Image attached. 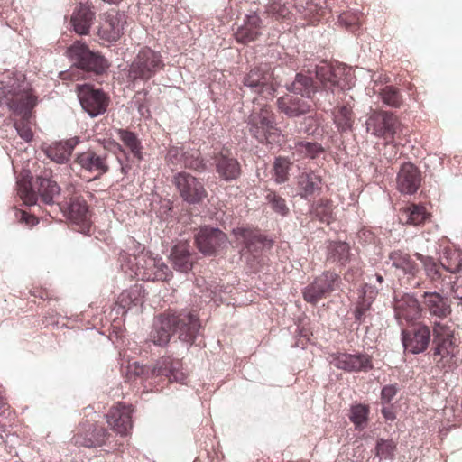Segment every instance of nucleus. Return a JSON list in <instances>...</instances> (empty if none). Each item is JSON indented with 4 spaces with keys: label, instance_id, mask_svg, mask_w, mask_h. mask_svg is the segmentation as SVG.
I'll use <instances>...</instances> for the list:
<instances>
[{
    "label": "nucleus",
    "instance_id": "1",
    "mask_svg": "<svg viewBox=\"0 0 462 462\" xmlns=\"http://www.w3.org/2000/svg\"><path fill=\"white\" fill-rule=\"evenodd\" d=\"M37 99L23 74L8 73L0 80V100L14 114L22 116L14 123V127L19 136L27 143L33 138L29 119Z\"/></svg>",
    "mask_w": 462,
    "mask_h": 462
},
{
    "label": "nucleus",
    "instance_id": "2",
    "mask_svg": "<svg viewBox=\"0 0 462 462\" xmlns=\"http://www.w3.org/2000/svg\"><path fill=\"white\" fill-rule=\"evenodd\" d=\"M200 328L199 319L189 312L168 310L157 317L150 339L158 346L166 345L172 334L178 333L184 342H194Z\"/></svg>",
    "mask_w": 462,
    "mask_h": 462
},
{
    "label": "nucleus",
    "instance_id": "3",
    "mask_svg": "<svg viewBox=\"0 0 462 462\" xmlns=\"http://www.w3.org/2000/svg\"><path fill=\"white\" fill-rule=\"evenodd\" d=\"M291 94L277 99L278 110L289 117H298L310 112L312 96L317 91L313 79L301 73L297 74L295 80L288 88Z\"/></svg>",
    "mask_w": 462,
    "mask_h": 462
},
{
    "label": "nucleus",
    "instance_id": "4",
    "mask_svg": "<svg viewBox=\"0 0 462 462\" xmlns=\"http://www.w3.org/2000/svg\"><path fill=\"white\" fill-rule=\"evenodd\" d=\"M248 132L262 144L280 145L281 130L277 127L275 115L268 105L254 107L246 120Z\"/></svg>",
    "mask_w": 462,
    "mask_h": 462
},
{
    "label": "nucleus",
    "instance_id": "5",
    "mask_svg": "<svg viewBox=\"0 0 462 462\" xmlns=\"http://www.w3.org/2000/svg\"><path fill=\"white\" fill-rule=\"evenodd\" d=\"M414 256L423 264L427 276L433 282L441 283L442 287L439 288V291L442 292L445 291L444 282L447 278L443 272L455 273L462 266V252L456 248H446L440 263L436 262L432 257L424 256L420 253H416Z\"/></svg>",
    "mask_w": 462,
    "mask_h": 462
},
{
    "label": "nucleus",
    "instance_id": "6",
    "mask_svg": "<svg viewBox=\"0 0 462 462\" xmlns=\"http://www.w3.org/2000/svg\"><path fill=\"white\" fill-rule=\"evenodd\" d=\"M367 131L376 137L383 138L387 143L401 144L403 125L399 118L388 111H374L368 118Z\"/></svg>",
    "mask_w": 462,
    "mask_h": 462
},
{
    "label": "nucleus",
    "instance_id": "7",
    "mask_svg": "<svg viewBox=\"0 0 462 462\" xmlns=\"http://www.w3.org/2000/svg\"><path fill=\"white\" fill-rule=\"evenodd\" d=\"M163 67L164 63L160 52L144 47L139 51L132 61L128 71V78L133 81H147L159 70L162 69Z\"/></svg>",
    "mask_w": 462,
    "mask_h": 462
},
{
    "label": "nucleus",
    "instance_id": "8",
    "mask_svg": "<svg viewBox=\"0 0 462 462\" xmlns=\"http://www.w3.org/2000/svg\"><path fill=\"white\" fill-rule=\"evenodd\" d=\"M67 55L79 69L102 74L108 68L106 60L100 54L89 50L81 41L74 42L67 50Z\"/></svg>",
    "mask_w": 462,
    "mask_h": 462
},
{
    "label": "nucleus",
    "instance_id": "9",
    "mask_svg": "<svg viewBox=\"0 0 462 462\" xmlns=\"http://www.w3.org/2000/svg\"><path fill=\"white\" fill-rule=\"evenodd\" d=\"M37 193L32 189L30 184L19 183L18 195L23 201L29 206L37 203V194L41 201L46 205H51L54 202V197L60 191L58 184L51 180L47 175L38 177L35 182Z\"/></svg>",
    "mask_w": 462,
    "mask_h": 462
},
{
    "label": "nucleus",
    "instance_id": "10",
    "mask_svg": "<svg viewBox=\"0 0 462 462\" xmlns=\"http://www.w3.org/2000/svg\"><path fill=\"white\" fill-rule=\"evenodd\" d=\"M79 171L89 174V180H97L109 171L108 153L88 149L76 155L73 164Z\"/></svg>",
    "mask_w": 462,
    "mask_h": 462
},
{
    "label": "nucleus",
    "instance_id": "11",
    "mask_svg": "<svg viewBox=\"0 0 462 462\" xmlns=\"http://www.w3.org/2000/svg\"><path fill=\"white\" fill-rule=\"evenodd\" d=\"M244 85L265 99L273 98L276 90L273 73L266 65L251 69L244 78Z\"/></svg>",
    "mask_w": 462,
    "mask_h": 462
},
{
    "label": "nucleus",
    "instance_id": "12",
    "mask_svg": "<svg viewBox=\"0 0 462 462\" xmlns=\"http://www.w3.org/2000/svg\"><path fill=\"white\" fill-rule=\"evenodd\" d=\"M339 282L340 276L337 273L325 271L304 289L303 298L309 303L317 304L334 291Z\"/></svg>",
    "mask_w": 462,
    "mask_h": 462
},
{
    "label": "nucleus",
    "instance_id": "13",
    "mask_svg": "<svg viewBox=\"0 0 462 462\" xmlns=\"http://www.w3.org/2000/svg\"><path fill=\"white\" fill-rule=\"evenodd\" d=\"M329 362L337 369L348 373L368 372L373 369V358L366 353H332L329 355Z\"/></svg>",
    "mask_w": 462,
    "mask_h": 462
},
{
    "label": "nucleus",
    "instance_id": "14",
    "mask_svg": "<svg viewBox=\"0 0 462 462\" xmlns=\"http://www.w3.org/2000/svg\"><path fill=\"white\" fill-rule=\"evenodd\" d=\"M78 97L82 108L92 117L104 114L109 104L107 95L89 85L78 86Z\"/></svg>",
    "mask_w": 462,
    "mask_h": 462
},
{
    "label": "nucleus",
    "instance_id": "15",
    "mask_svg": "<svg viewBox=\"0 0 462 462\" xmlns=\"http://www.w3.org/2000/svg\"><path fill=\"white\" fill-rule=\"evenodd\" d=\"M110 433L108 430L96 423H81L71 439L75 446L85 448L101 447L106 444Z\"/></svg>",
    "mask_w": 462,
    "mask_h": 462
},
{
    "label": "nucleus",
    "instance_id": "16",
    "mask_svg": "<svg viewBox=\"0 0 462 462\" xmlns=\"http://www.w3.org/2000/svg\"><path fill=\"white\" fill-rule=\"evenodd\" d=\"M63 200L59 202L60 208L72 221L85 223L89 218V209L87 201L76 190L74 186L67 188Z\"/></svg>",
    "mask_w": 462,
    "mask_h": 462
},
{
    "label": "nucleus",
    "instance_id": "17",
    "mask_svg": "<svg viewBox=\"0 0 462 462\" xmlns=\"http://www.w3.org/2000/svg\"><path fill=\"white\" fill-rule=\"evenodd\" d=\"M174 183L180 197L190 204L202 201L208 195L204 185L194 176L187 172H180L174 177Z\"/></svg>",
    "mask_w": 462,
    "mask_h": 462
},
{
    "label": "nucleus",
    "instance_id": "18",
    "mask_svg": "<svg viewBox=\"0 0 462 462\" xmlns=\"http://www.w3.org/2000/svg\"><path fill=\"white\" fill-rule=\"evenodd\" d=\"M134 408L123 402L113 405L106 415L111 430L121 436H128L133 429L132 414Z\"/></svg>",
    "mask_w": 462,
    "mask_h": 462
},
{
    "label": "nucleus",
    "instance_id": "19",
    "mask_svg": "<svg viewBox=\"0 0 462 462\" xmlns=\"http://www.w3.org/2000/svg\"><path fill=\"white\" fill-rule=\"evenodd\" d=\"M226 236L218 228L202 227L195 236L198 249L204 254H213L226 244Z\"/></svg>",
    "mask_w": 462,
    "mask_h": 462
},
{
    "label": "nucleus",
    "instance_id": "20",
    "mask_svg": "<svg viewBox=\"0 0 462 462\" xmlns=\"http://www.w3.org/2000/svg\"><path fill=\"white\" fill-rule=\"evenodd\" d=\"M395 318L401 325L412 323L421 317L422 308L419 300L410 294L395 299Z\"/></svg>",
    "mask_w": 462,
    "mask_h": 462
},
{
    "label": "nucleus",
    "instance_id": "21",
    "mask_svg": "<svg viewBox=\"0 0 462 462\" xmlns=\"http://www.w3.org/2000/svg\"><path fill=\"white\" fill-rule=\"evenodd\" d=\"M421 172L411 162H404L396 176V188L402 194H414L421 184Z\"/></svg>",
    "mask_w": 462,
    "mask_h": 462
},
{
    "label": "nucleus",
    "instance_id": "22",
    "mask_svg": "<svg viewBox=\"0 0 462 462\" xmlns=\"http://www.w3.org/2000/svg\"><path fill=\"white\" fill-rule=\"evenodd\" d=\"M123 16L116 10H110L101 15L98 35L108 42H116L123 34Z\"/></svg>",
    "mask_w": 462,
    "mask_h": 462
},
{
    "label": "nucleus",
    "instance_id": "23",
    "mask_svg": "<svg viewBox=\"0 0 462 462\" xmlns=\"http://www.w3.org/2000/svg\"><path fill=\"white\" fill-rule=\"evenodd\" d=\"M402 336L405 350L412 354H420L428 348L430 329L427 325L420 324L412 330H402Z\"/></svg>",
    "mask_w": 462,
    "mask_h": 462
},
{
    "label": "nucleus",
    "instance_id": "24",
    "mask_svg": "<svg viewBox=\"0 0 462 462\" xmlns=\"http://www.w3.org/2000/svg\"><path fill=\"white\" fill-rule=\"evenodd\" d=\"M152 376L165 377L168 382L185 383L186 374L182 371V364L179 359L163 356L159 359L152 371Z\"/></svg>",
    "mask_w": 462,
    "mask_h": 462
},
{
    "label": "nucleus",
    "instance_id": "25",
    "mask_svg": "<svg viewBox=\"0 0 462 462\" xmlns=\"http://www.w3.org/2000/svg\"><path fill=\"white\" fill-rule=\"evenodd\" d=\"M151 253L141 250L137 254H129L127 252H121L119 254V262L122 270L128 273L130 277L141 280L143 277V271H144L150 258Z\"/></svg>",
    "mask_w": 462,
    "mask_h": 462
},
{
    "label": "nucleus",
    "instance_id": "26",
    "mask_svg": "<svg viewBox=\"0 0 462 462\" xmlns=\"http://www.w3.org/2000/svg\"><path fill=\"white\" fill-rule=\"evenodd\" d=\"M214 162L216 171L223 180H236L242 173L241 165L237 159L229 156L227 153H225L224 151H221L214 156Z\"/></svg>",
    "mask_w": 462,
    "mask_h": 462
},
{
    "label": "nucleus",
    "instance_id": "27",
    "mask_svg": "<svg viewBox=\"0 0 462 462\" xmlns=\"http://www.w3.org/2000/svg\"><path fill=\"white\" fill-rule=\"evenodd\" d=\"M262 20L255 14L246 15L244 24L235 33L237 42L246 44L255 41L261 34Z\"/></svg>",
    "mask_w": 462,
    "mask_h": 462
},
{
    "label": "nucleus",
    "instance_id": "28",
    "mask_svg": "<svg viewBox=\"0 0 462 462\" xmlns=\"http://www.w3.org/2000/svg\"><path fill=\"white\" fill-rule=\"evenodd\" d=\"M422 298V304L431 316L444 319L451 313L450 305L439 292L426 291Z\"/></svg>",
    "mask_w": 462,
    "mask_h": 462
},
{
    "label": "nucleus",
    "instance_id": "29",
    "mask_svg": "<svg viewBox=\"0 0 462 462\" xmlns=\"http://www.w3.org/2000/svg\"><path fill=\"white\" fill-rule=\"evenodd\" d=\"M95 18V13L87 5L77 7L70 18V23L76 33L87 35Z\"/></svg>",
    "mask_w": 462,
    "mask_h": 462
},
{
    "label": "nucleus",
    "instance_id": "30",
    "mask_svg": "<svg viewBox=\"0 0 462 462\" xmlns=\"http://www.w3.org/2000/svg\"><path fill=\"white\" fill-rule=\"evenodd\" d=\"M145 270L143 271V281H166L171 276V271L162 258L154 257L152 254L147 260Z\"/></svg>",
    "mask_w": 462,
    "mask_h": 462
},
{
    "label": "nucleus",
    "instance_id": "31",
    "mask_svg": "<svg viewBox=\"0 0 462 462\" xmlns=\"http://www.w3.org/2000/svg\"><path fill=\"white\" fill-rule=\"evenodd\" d=\"M321 178L313 171L302 172L297 178V188L300 198L309 199L321 190Z\"/></svg>",
    "mask_w": 462,
    "mask_h": 462
},
{
    "label": "nucleus",
    "instance_id": "32",
    "mask_svg": "<svg viewBox=\"0 0 462 462\" xmlns=\"http://www.w3.org/2000/svg\"><path fill=\"white\" fill-rule=\"evenodd\" d=\"M433 359L437 366L449 368L455 363V346L452 340L434 342Z\"/></svg>",
    "mask_w": 462,
    "mask_h": 462
},
{
    "label": "nucleus",
    "instance_id": "33",
    "mask_svg": "<svg viewBox=\"0 0 462 462\" xmlns=\"http://www.w3.org/2000/svg\"><path fill=\"white\" fill-rule=\"evenodd\" d=\"M78 143L79 139L77 137L54 143L46 149V154L51 161L57 163H64L69 159Z\"/></svg>",
    "mask_w": 462,
    "mask_h": 462
},
{
    "label": "nucleus",
    "instance_id": "34",
    "mask_svg": "<svg viewBox=\"0 0 462 462\" xmlns=\"http://www.w3.org/2000/svg\"><path fill=\"white\" fill-rule=\"evenodd\" d=\"M173 267L181 272L188 273L192 269L193 263L189 252V245L187 242H180L173 246L171 253Z\"/></svg>",
    "mask_w": 462,
    "mask_h": 462
},
{
    "label": "nucleus",
    "instance_id": "35",
    "mask_svg": "<svg viewBox=\"0 0 462 462\" xmlns=\"http://www.w3.org/2000/svg\"><path fill=\"white\" fill-rule=\"evenodd\" d=\"M233 234L236 241L245 245L250 252H256L263 245V237L254 228L241 226L235 228Z\"/></svg>",
    "mask_w": 462,
    "mask_h": 462
},
{
    "label": "nucleus",
    "instance_id": "36",
    "mask_svg": "<svg viewBox=\"0 0 462 462\" xmlns=\"http://www.w3.org/2000/svg\"><path fill=\"white\" fill-rule=\"evenodd\" d=\"M326 261L330 263L346 265L350 261L349 245L341 241L328 242Z\"/></svg>",
    "mask_w": 462,
    "mask_h": 462
},
{
    "label": "nucleus",
    "instance_id": "37",
    "mask_svg": "<svg viewBox=\"0 0 462 462\" xmlns=\"http://www.w3.org/2000/svg\"><path fill=\"white\" fill-rule=\"evenodd\" d=\"M389 259L393 267L401 269L406 274L415 276L420 271L419 264L403 250H393L389 254Z\"/></svg>",
    "mask_w": 462,
    "mask_h": 462
},
{
    "label": "nucleus",
    "instance_id": "38",
    "mask_svg": "<svg viewBox=\"0 0 462 462\" xmlns=\"http://www.w3.org/2000/svg\"><path fill=\"white\" fill-rule=\"evenodd\" d=\"M144 291L141 285L135 284L130 289L123 291L117 299V304L125 310H129L133 306L143 304Z\"/></svg>",
    "mask_w": 462,
    "mask_h": 462
},
{
    "label": "nucleus",
    "instance_id": "39",
    "mask_svg": "<svg viewBox=\"0 0 462 462\" xmlns=\"http://www.w3.org/2000/svg\"><path fill=\"white\" fill-rule=\"evenodd\" d=\"M316 77L320 81L325 88L334 92L336 87H340L339 79L337 71L333 67L322 61V63L316 68Z\"/></svg>",
    "mask_w": 462,
    "mask_h": 462
},
{
    "label": "nucleus",
    "instance_id": "40",
    "mask_svg": "<svg viewBox=\"0 0 462 462\" xmlns=\"http://www.w3.org/2000/svg\"><path fill=\"white\" fill-rule=\"evenodd\" d=\"M333 120L338 131L346 132L350 130L354 124L352 107L348 105L335 107L333 111Z\"/></svg>",
    "mask_w": 462,
    "mask_h": 462
},
{
    "label": "nucleus",
    "instance_id": "41",
    "mask_svg": "<svg viewBox=\"0 0 462 462\" xmlns=\"http://www.w3.org/2000/svg\"><path fill=\"white\" fill-rule=\"evenodd\" d=\"M427 212L424 207L411 204L401 211V220L406 225L419 226L427 218Z\"/></svg>",
    "mask_w": 462,
    "mask_h": 462
},
{
    "label": "nucleus",
    "instance_id": "42",
    "mask_svg": "<svg viewBox=\"0 0 462 462\" xmlns=\"http://www.w3.org/2000/svg\"><path fill=\"white\" fill-rule=\"evenodd\" d=\"M119 139L130 150L133 156L139 162L143 160V147L137 135L128 130L119 129L117 131Z\"/></svg>",
    "mask_w": 462,
    "mask_h": 462
},
{
    "label": "nucleus",
    "instance_id": "43",
    "mask_svg": "<svg viewBox=\"0 0 462 462\" xmlns=\"http://www.w3.org/2000/svg\"><path fill=\"white\" fill-rule=\"evenodd\" d=\"M292 162L290 159L282 156L276 157L273 164V176L277 184L289 180V171Z\"/></svg>",
    "mask_w": 462,
    "mask_h": 462
},
{
    "label": "nucleus",
    "instance_id": "44",
    "mask_svg": "<svg viewBox=\"0 0 462 462\" xmlns=\"http://www.w3.org/2000/svg\"><path fill=\"white\" fill-rule=\"evenodd\" d=\"M370 408L368 405L358 403L350 408L349 420L356 429L363 430L368 421Z\"/></svg>",
    "mask_w": 462,
    "mask_h": 462
},
{
    "label": "nucleus",
    "instance_id": "45",
    "mask_svg": "<svg viewBox=\"0 0 462 462\" xmlns=\"http://www.w3.org/2000/svg\"><path fill=\"white\" fill-rule=\"evenodd\" d=\"M294 149L302 157L314 159L323 152V148L318 143L299 141L295 143Z\"/></svg>",
    "mask_w": 462,
    "mask_h": 462
},
{
    "label": "nucleus",
    "instance_id": "46",
    "mask_svg": "<svg viewBox=\"0 0 462 462\" xmlns=\"http://www.w3.org/2000/svg\"><path fill=\"white\" fill-rule=\"evenodd\" d=\"M382 101L392 107L399 108L402 105V97L400 92L392 86H386L380 92Z\"/></svg>",
    "mask_w": 462,
    "mask_h": 462
},
{
    "label": "nucleus",
    "instance_id": "47",
    "mask_svg": "<svg viewBox=\"0 0 462 462\" xmlns=\"http://www.w3.org/2000/svg\"><path fill=\"white\" fill-rule=\"evenodd\" d=\"M373 303V297L366 296L365 292L359 297L356 306L354 310V317L358 323L365 321L367 312L370 310Z\"/></svg>",
    "mask_w": 462,
    "mask_h": 462
},
{
    "label": "nucleus",
    "instance_id": "48",
    "mask_svg": "<svg viewBox=\"0 0 462 462\" xmlns=\"http://www.w3.org/2000/svg\"><path fill=\"white\" fill-rule=\"evenodd\" d=\"M182 166L198 171H202L205 170L206 164L203 159L200 158L199 151L190 150L186 151Z\"/></svg>",
    "mask_w": 462,
    "mask_h": 462
},
{
    "label": "nucleus",
    "instance_id": "49",
    "mask_svg": "<svg viewBox=\"0 0 462 462\" xmlns=\"http://www.w3.org/2000/svg\"><path fill=\"white\" fill-rule=\"evenodd\" d=\"M314 212L316 217L323 223L329 224L333 220V207L329 199H320Z\"/></svg>",
    "mask_w": 462,
    "mask_h": 462
},
{
    "label": "nucleus",
    "instance_id": "50",
    "mask_svg": "<svg viewBox=\"0 0 462 462\" xmlns=\"http://www.w3.org/2000/svg\"><path fill=\"white\" fill-rule=\"evenodd\" d=\"M396 449V444L392 439H379L375 447V455L380 458H391Z\"/></svg>",
    "mask_w": 462,
    "mask_h": 462
},
{
    "label": "nucleus",
    "instance_id": "51",
    "mask_svg": "<svg viewBox=\"0 0 462 462\" xmlns=\"http://www.w3.org/2000/svg\"><path fill=\"white\" fill-rule=\"evenodd\" d=\"M266 13L275 20L290 19L291 12L285 5L273 1L266 6Z\"/></svg>",
    "mask_w": 462,
    "mask_h": 462
},
{
    "label": "nucleus",
    "instance_id": "52",
    "mask_svg": "<svg viewBox=\"0 0 462 462\" xmlns=\"http://www.w3.org/2000/svg\"><path fill=\"white\" fill-rule=\"evenodd\" d=\"M266 199L276 213L282 216H286L288 214L289 208L286 205L285 199L279 196L276 192L269 191L266 195Z\"/></svg>",
    "mask_w": 462,
    "mask_h": 462
},
{
    "label": "nucleus",
    "instance_id": "53",
    "mask_svg": "<svg viewBox=\"0 0 462 462\" xmlns=\"http://www.w3.org/2000/svg\"><path fill=\"white\" fill-rule=\"evenodd\" d=\"M339 22L347 29L355 31L359 28L361 24V14L353 12H346L339 15Z\"/></svg>",
    "mask_w": 462,
    "mask_h": 462
},
{
    "label": "nucleus",
    "instance_id": "54",
    "mask_svg": "<svg viewBox=\"0 0 462 462\" xmlns=\"http://www.w3.org/2000/svg\"><path fill=\"white\" fill-rule=\"evenodd\" d=\"M434 342L452 340V330L449 326L441 322H435L433 325Z\"/></svg>",
    "mask_w": 462,
    "mask_h": 462
},
{
    "label": "nucleus",
    "instance_id": "55",
    "mask_svg": "<svg viewBox=\"0 0 462 462\" xmlns=\"http://www.w3.org/2000/svg\"><path fill=\"white\" fill-rule=\"evenodd\" d=\"M186 151L182 147L172 146L167 152V160L175 166H182Z\"/></svg>",
    "mask_w": 462,
    "mask_h": 462
},
{
    "label": "nucleus",
    "instance_id": "56",
    "mask_svg": "<svg viewBox=\"0 0 462 462\" xmlns=\"http://www.w3.org/2000/svg\"><path fill=\"white\" fill-rule=\"evenodd\" d=\"M397 393L395 385H386L382 389L381 399L383 402L389 403Z\"/></svg>",
    "mask_w": 462,
    "mask_h": 462
},
{
    "label": "nucleus",
    "instance_id": "57",
    "mask_svg": "<svg viewBox=\"0 0 462 462\" xmlns=\"http://www.w3.org/2000/svg\"><path fill=\"white\" fill-rule=\"evenodd\" d=\"M448 281L446 282V284L448 286L450 283H452L450 289L454 298L462 300V280L457 279L456 281L452 282L451 276H448Z\"/></svg>",
    "mask_w": 462,
    "mask_h": 462
},
{
    "label": "nucleus",
    "instance_id": "58",
    "mask_svg": "<svg viewBox=\"0 0 462 462\" xmlns=\"http://www.w3.org/2000/svg\"><path fill=\"white\" fill-rule=\"evenodd\" d=\"M360 274L359 268L351 267L344 273V279L349 282H355Z\"/></svg>",
    "mask_w": 462,
    "mask_h": 462
},
{
    "label": "nucleus",
    "instance_id": "59",
    "mask_svg": "<svg viewBox=\"0 0 462 462\" xmlns=\"http://www.w3.org/2000/svg\"><path fill=\"white\" fill-rule=\"evenodd\" d=\"M32 294L34 297H38L42 300H51V292L46 289L34 288L33 291H32Z\"/></svg>",
    "mask_w": 462,
    "mask_h": 462
},
{
    "label": "nucleus",
    "instance_id": "60",
    "mask_svg": "<svg viewBox=\"0 0 462 462\" xmlns=\"http://www.w3.org/2000/svg\"><path fill=\"white\" fill-rule=\"evenodd\" d=\"M21 220L23 222H25L29 226H34L35 224L38 223V220L36 219V217H34L32 215H29L25 212L22 213Z\"/></svg>",
    "mask_w": 462,
    "mask_h": 462
},
{
    "label": "nucleus",
    "instance_id": "61",
    "mask_svg": "<svg viewBox=\"0 0 462 462\" xmlns=\"http://www.w3.org/2000/svg\"><path fill=\"white\" fill-rule=\"evenodd\" d=\"M382 414L383 415V417L386 419V420H393L395 419V415L394 413L393 412L392 409L391 408H383L382 409Z\"/></svg>",
    "mask_w": 462,
    "mask_h": 462
},
{
    "label": "nucleus",
    "instance_id": "62",
    "mask_svg": "<svg viewBox=\"0 0 462 462\" xmlns=\"http://www.w3.org/2000/svg\"><path fill=\"white\" fill-rule=\"evenodd\" d=\"M104 2L110 4V5H118L123 0H103Z\"/></svg>",
    "mask_w": 462,
    "mask_h": 462
},
{
    "label": "nucleus",
    "instance_id": "63",
    "mask_svg": "<svg viewBox=\"0 0 462 462\" xmlns=\"http://www.w3.org/2000/svg\"><path fill=\"white\" fill-rule=\"evenodd\" d=\"M376 279H377V281H378L379 282H382L383 281V276H382V275H380V274H377V275H376Z\"/></svg>",
    "mask_w": 462,
    "mask_h": 462
},
{
    "label": "nucleus",
    "instance_id": "64",
    "mask_svg": "<svg viewBox=\"0 0 462 462\" xmlns=\"http://www.w3.org/2000/svg\"><path fill=\"white\" fill-rule=\"evenodd\" d=\"M121 171H122V172L125 173L126 172V167L122 166L121 167Z\"/></svg>",
    "mask_w": 462,
    "mask_h": 462
}]
</instances>
